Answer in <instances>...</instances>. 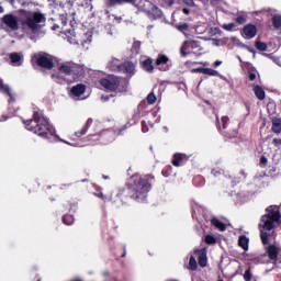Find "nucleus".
Listing matches in <instances>:
<instances>
[{"label": "nucleus", "instance_id": "obj_1", "mask_svg": "<svg viewBox=\"0 0 281 281\" xmlns=\"http://www.w3.org/2000/svg\"><path fill=\"white\" fill-rule=\"evenodd\" d=\"M266 214L261 217V222L259 223L260 227V236L263 245L269 243V235L267 232H271L273 227H278L280 225V206H269L266 210Z\"/></svg>", "mask_w": 281, "mask_h": 281}, {"label": "nucleus", "instance_id": "obj_2", "mask_svg": "<svg viewBox=\"0 0 281 281\" xmlns=\"http://www.w3.org/2000/svg\"><path fill=\"white\" fill-rule=\"evenodd\" d=\"M25 126L27 131H32L40 137H46L47 139H52V137H58L56 136V130L49 126V121L45 119L43 114L35 113L34 120L26 121Z\"/></svg>", "mask_w": 281, "mask_h": 281}, {"label": "nucleus", "instance_id": "obj_3", "mask_svg": "<svg viewBox=\"0 0 281 281\" xmlns=\"http://www.w3.org/2000/svg\"><path fill=\"white\" fill-rule=\"evenodd\" d=\"M134 184L130 188V193L133 199L137 201H144L148 196L150 190V183L147 177L133 176Z\"/></svg>", "mask_w": 281, "mask_h": 281}, {"label": "nucleus", "instance_id": "obj_4", "mask_svg": "<svg viewBox=\"0 0 281 281\" xmlns=\"http://www.w3.org/2000/svg\"><path fill=\"white\" fill-rule=\"evenodd\" d=\"M45 21V14L38 11H24L21 19L22 25L32 30V32L41 30V25H43Z\"/></svg>", "mask_w": 281, "mask_h": 281}, {"label": "nucleus", "instance_id": "obj_5", "mask_svg": "<svg viewBox=\"0 0 281 281\" xmlns=\"http://www.w3.org/2000/svg\"><path fill=\"white\" fill-rule=\"evenodd\" d=\"M200 47L201 45H199L196 41H186L180 47V54L183 58H186V56H190V54L201 56L203 53H201Z\"/></svg>", "mask_w": 281, "mask_h": 281}, {"label": "nucleus", "instance_id": "obj_6", "mask_svg": "<svg viewBox=\"0 0 281 281\" xmlns=\"http://www.w3.org/2000/svg\"><path fill=\"white\" fill-rule=\"evenodd\" d=\"M122 82H124L122 79L113 75H109L100 80L101 87H103V89H106L108 91H115L117 87L122 85Z\"/></svg>", "mask_w": 281, "mask_h": 281}, {"label": "nucleus", "instance_id": "obj_7", "mask_svg": "<svg viewBox=\"0 0 281 281\" xmlns=\"http://www.w3.org/2000/svg\"><path fill=\"white\" fill-rule=\"evenodd\" d=\"M142 10L154 16V19H159V16H161V10H159V8H157L155 4H153V2L148 0L142 1Z\"/></svg>", "mask_w": 281, "mask_h": 281}, {"label": "nucleus", "instance_id": "obj_8", "mask_svg": "<svg viewBox=\"0 0 281 281\" xmlns=\"http://www.w3.org/2000/svg\"><path fill=\"white\" fill-rule=\"evenodd\" d=\"M34 58L40 67H44L45 69H52V67H54L52 56L48 54H37L34 56Z\"/></svg>", "mask_w": 281, "mask_h": 281}, {"label": "nucleus", "instance_id": "obj_9", "mask_svg": "<svg viewBox=\"0 0 281 281\" xmlns=\"http://www.w3.org/2000/svg\"><path fill=\"white\" fill-rule=\"evenodd\" d=\"M87 91V87L82 83H79L71 88L70 95L72 100H83L82 95H85V92Z\"/></svg>", "mask_w": 281, "mask_h": 281}, {"label": "nucleus", "instance_id": "obj_10", "mask_svg": "<svg viewBox=\"0 0 281 281\" xmlns=\"http://www.w3.org/2000/svg\"><path fill=\"white\" fill-rule=\"evenodd\" d=\"M258 34V29L254 24H247L244 26L241 36L246 40H251Z\"/></svg>", "mask_w": 281, "mask_h": 281}, {"label": "nucleus", "instance_id": "obj_11", "mask_svg": "<svg viewBox=\"0 0 281 281\" xmlns=\"http://www.w3.org/2000/svg\"><path fill=\"white\" fill-rule=\"evenodd\" d=\"M3 23L10 30H19V20L12 14H7L3 16Z\"/></svg>", "mask_w": 281, "mask_h": 281}, {"label": "nucleus", "instance_id": "obj_12", "mask_svg": "<svg viewBox=\"0 0 281 281\" xmlns=\"http://www.w3.org/2000/svg\"><path fill=\"white\" fill-rule=\"evenodd\" d=\"M280 247H278V245L276 244H271L268 246L267 248V254L270 260L274 261L278 260V256H280Z\"/></svg>", "mask_w": 281, "mask_h": 281}, {"label": "nucleus", "instance_id": "obj_13", "mask_svg": "<svg viewBox=\"0 0 281 281\" xmlns=\"http://www.w3.org/2000/svg\"><path fill=\"white\" fill-rule=\"evenodd\" d=\"M227 43H228V45H233L235 47H241L244 49H248V52L254 53V49H251L247 45L243 44V42H240V40H238L237 37L225 38L224 40V45L227 44Z\"/></svg>", "mask_w": 281, "mask_h": 281}, {"label": "nucleus", "instance_id": "obj_14", "mask_svg": "<svg viewBox=\"0 0 281 281\" xmlns=\"http://www.w3.org/2000/svg\"><path fill=\"white\" fill-rule=\"evenodd\" d=\"M58 71L59 74H64L65 76H70L71 71H74V63L65 61L59 64Z\"/></svg>", "mask_w": 281, "mask_h": 281}, {"label": "nucleus", "instance_id": "obj_15", "mask_svg": "<svg viewBox=\"0 0 281 281\" xmlns=\"http://www.w3.org/2000/svg\"><path fill=\"white\" fill-rule=\"evenodd\" d=\"M200 267H207V249L195 250Z\"/></svg>", "mask_w": 281, "mask_h": 281}, {"label": "nucleus", "instance_id": "obj_16", "mask_svg": "<svg viewBox=\"0 0 281 281\" xmlns=\"http://www.w3.org/2000/svg\"><path fill=\"white\" fill-rule=\"evenodd\" d=\"M140 65L145 71L150 72L155 69V67L153 66V59L146 56L140 57Z\"/></svg>", "mask_w": 281, "mask_h": 281}, {"label": "nucleus", "instance_id": "obj_17", "mask_svg": "<svg viewBox=\"0 0 281 281\" xmlns=\"http://www.w3.org/2000/svg\"><path fill=\"white\" fill-rule=\"evenodd\" d=\"M10 60L13 67H21L23 65V57L19 53H12L10 55Z\"/></svg>", "mask_w": 281, "mask_h": 281}, {"label": "nucleus", "instance_id": "obj_18", "mask_svg": "<svg viewBox=\"0 0 281 281\" xmlns=\"http://www.w3.org/2000/svg\"><path fill=\"white\" fill-rule=\"evenodd\" d=\"M120 71H125V74H133L135 71V64L126 61L121 65Z\"/></svg>", "mask_w": 281, "mask_h": 281}, {"label": "nucleus", "instance_id": "obj_19", "mask_svg": "<svg viewBox=\"0 0 281 281\" xmlns=\"http://www.w3.org/2000/svg\"><path fill=\"white\" fill-rule=\"evenodd\" d=\"M92 38H93V31L86 32L81 40L82 46L86 47L87 45H89L91 43Z\"/></svg>", "mask_w": 281, "mask_h": 281}, {"label": "nucleus", "instance_id": "obj_20", "mask_svg": "<svg viewBox=\"0 0 281 281\" xmlns=\"http://www.w3.org/2000/svg\"><path fill=\"white\" fill-rule=\"evenodd\" d=\"M0 91H2V93H7L9 98H11V100H14V94L12 93V89H10V87H8L7 85H3L2 79H0Z\"/></svg>", "mask_w": 281, "mask_h": 281}, {"label": "nucleus", "instance_id": "obj_21", "mask_svg": "<svg viewBox=\"0 0 281 281\" xmlns=\"http://www.w3.org/2000/svg\"><path fill=\"white\" fill-rule=\"evenodd\" d=\"M238 245L241 247V249H244V251H247V249H249V238L246 236H240L238 239Z\"/></svg>", "mask_w": 281, "mask_h": 281}, {"label": "nucleus", "instance_id": "obj_22", "mask_svg": "<svg viewBox=\"0 0 281 281\" xmlns=\"http://www.w3.org/2000/svg\"><path fill=\"white\" fill-rule=\"evenodd\" d=\"M67 38H68V42L71 44V45H76V43H78V40H76V32L74 30H69V31H66L65 32Z\"/></svg>", "mask_w": 281, "mask_h": 281}, {"label": "nucleus", "instance_id": "obj_23", "mask_svg": "<svg viewBox=\"0 0 281 281\" xmlns=\"http://www.w3.org/2000/svg\"><path fill=\"white\" fill-rule=\"evenodd\" d=\"M183 159H186V155L176 154V155H173L172 165L176 166V168H179V166H181V161H183Z\"/></svg>", "mask_w": 281, "mask_h": 281}, {"label": "nucleus", "instance_id": "obj_24", "mask_svg": "<svg viewBox=\"0 0 281 281\" xmlns=\"http://www.w3.org/2000/svg\"><path fill=\"white\" fill-rule=\"evenodd\" d=\"M211 223L214 227H216V229H220V232H225L226 229L225 224H223V222H220L218 218L213 217L211 220Z\"/></svg>", "mask_w": 281, "mask_h": 281}, {"label": "nucleus", "instance_id": "obj_25", "mask_svg": "<svg viewBox=\"0 0 281 281\" xmlns=\"http://www.w3.org/2000/svg\"><path fill=\"white\" fill-rule=\"evenodd\" d=\"M255 95L258 98V100H265V90L260 86H256L254 88Z\"/></svg>", "mask_w": 281, "mask_h": 281}, {"label": "nucleus", "instance_id": "obj_26", "mask_svg": "<svg viewBox=\"0 0 281 281\" xmlns=\"http://www.w3.org/2000/svg\"><path fill=\"white\" fill-rule=\"evenodd\" d=\"M110 69H112V71H120V69H122V64H120V59H113L110 64Z\"/></svg>", "mask_w": 281, "mask_h": 281}, {"label": "nucleus", "instance_id": "obj_27", "mask_svg": "<svg viewBox=\"0 0 281 281\" xmlns=\"http://www.w3.org/2000/svg\"><path fill=\"white\" fill-rule=\"evenodd\" d=\"M272 131L273 133H280L281 132V120L274 119L272 121Z\"/></svg>", "mask_w": 281, "mask_h": 281}, {"label": "nucleus", "instance_id": "obj_28", "mask_svg": "<svg viewBox=\"0 0 281 281\" xmlns=\"http://www.w3.org/2000/svg\"><path fill=\"white\" fill-rule=\"evenodd\" d=\"M272 23H273V27H276V30H280L281 29V15L280 14L273 15Z\"/></svg>", "mask_w": 281, "mask_h": 281}, {"label": "nucleus", "instance_id": "obj_29", "mask_svg": "<svg viewBox=\"0 0 281 281\" xmlns=\"http://www.w3.org/2000/svg\"><path fill=\"white\" fill-rule=\"evenodd\" d=\"M168 57L166 55H159V57L156 59V65H166L168 63Z\"/></svg>", "mask_w": 281, "mask_h": 281}, {"label": "nucleus", "instance_id": "obj_30", "mask_svg": "<svg viewBox=\"0 0 281 281\" xmlns=\"http://www.w3.org/2000/svg\"><path fill=\"white\" fill-rule=\"evenodd\" d=\"M202 74H204V76H218V71L211 68H204Z\"/></svg>", "mask_w": 281, "mask_h": 281}, {"label": "nucleus", "instance_id": "obj_31", "mask_svg": "<svg viewBox=\"0 0 281 281\" xmlns=\"http://www.w3.org/2000/svg\"><path fill=\"white\" fill-rule=\"evenodd\" d=\"M189 267L191 271H196V259L192 256L190 257V260H189Z\"/></svg>", "mask_w": 281, "mask_h": 281}, {"label": "nucleus", "instance_id": "obj_32", "mask_svg": "<svg viewBox=\"0 0 281 281\" xmlns=\"http://www.w3.org/2000/svg\"><path fill=\"white\" fill-rule=\"evenodd\" d=\"M63 221H64L65 225H72L74 224V216L65 215L63 217Z\"/></svg>", "mask_w": 281, "mask_h": 281}, {"label": "nucleus", "instance_id": "obj_33", "mask_svg": "<svg viewBox=\"0 0 281 281\" xmlns=\"http://www.w3.org/2000/svg\"><path fill=\"white\" fill-rule=\"evenodd\" d=\"M256 47L259 52H267V44L262 42H256Z\"/></svg>", "mask_w": 281, "mask_h": 281}, {"label": "nucleus", "instance_id": "obj_34", "mask_svg": "<svg viewBox=\"0 0 281 281\" xmlns=\"http://www.w3.org/2000/svg\"><path fill=\"white\" fill-rule=\"evenodd\" d=\"M147 102L148 104H155V102H157V97L155 95V93H149L147 97Z\"/></svg>", "mask_w": 281, "mask_h": 281}, {"label": "nucleus", "instance_id": "obj_35", "mask_svg": "<svg viewBox=\"0 0 281 281\" xmlns=\"http://www.w3.org/2000/svg\"><path fill=\"white\" fill-rule=\"evenodd\" d=\"M204 240L207 245H214L216 243V238L212 235H206Z\"/></svg>", "mask_w": 281, "mask_h": 281}, {"label": "nucleus", "instance_id": "obj_36", "mask_svg": "<svg viewBox=\"0 0 281 281\" xmlns=\"http://www.w3.org/2000/svg\"><path fill=\"white\" fill-rule=\"evenodd\" d=\"M133 0H110V5H117V3H131Z\"/></svg>", "mask_w": 281, "mask_h": 281}, {"label": "nucleus", "instance_id": "obj_37", "mask_svg": "<svg viewBox=\"0 0 281 281\" xmlns=\"http://www.w3.org/2000/svg\"><path fill=\"white\" fill-rule=\"evenodd\" d=\"M139 47H142V43L134 42V44L132 46V50L134 52V54H139Z\"/></svg>", "mask_w": 281, "mask_h": 281}, {"label": "nucleus", "instance_id": "obj_38", "mask_svg": "<svg viewBox=\"0 0 281 281\" xmlns=\"http://www.w3.org/2000/svg\"><path fill=\"white\" fill-rule=\"evenodd\" d=\"M224 30H227V32H232L234 27H236V24L234 23H228V24H223Z\"/></svg>", "mask_w": 281, "mask_h": 281}, {"label": "nucleus", "instance_id": "obj_39", "mask_svg": "<svg viewBox=\"0 0 281 281\" xmlns=\"http://www.w3.org/2000/svg\"><path fill=\"white\" fill-rule=\"evenodd\" d=\"M236 22H237L239 25H243V24L247 23V18H245V16H243V15L237 16Z\"/></svg>", "mask_w": 281, "mask_h": 281}, {"label": "nucleus", "instance_id": "obj_40", "mask_svg": "<svg viewBox=\"0 0 281 281\" xmlns=\"http://www.w3.org/2000/svg\"><path fill=\"white\" fill-rule=\"evenodd\" d=\"M244 279H245L246 281L251 280V272H250L249 270H247V271L244 273Z\"/></svg>", "mask_w": 281, "mask_h": 281}, {"label": "nucleus", "instance_id": "obj_41", "mask_svg": "<svg viewBox=\"0 0 281 281\" xmlns=\"http://www.w3.org/2000/svg\"><path fill=\"white\" fill-rule=\"evenodd\" d=\"M183 3H186V5H189L190 8L194 7V0H183Z\"/></svg>", "mask_w": 281, "mask_h": 281}, {"label": "nucleus", "instance_id": "obj_42", "mask_svg": "<svg viewBox=\"0 0 281 281\" xmlns=\"http://www.w3.org/2000/svg\"><path fill=\"white\" fill-rule=\"evenodd\" d=\"M82 5H83V8H89L91 10V8H92L91 0H85V3Z\"/></svg>", "mask_w": 281, "mask_h": 281}, {"label": "nucleus", "instance_id": "obj_43", "mask_svg": "<svg viewBox=\"0 0 281 281\" xmlns=\"http://www.w3.org/2000/svg\"><path fill=\"white\" fill-rule=\"evenodd\" d=\"M203 71H204V68H195L191 70L192 74H203Z\"/></svg>", "mask_w": 281, "mask_h": 281}, {"label": "nucleus", "instance_id": "obj_44", "mask_svg": "<svg viewBox=\"0 0 281 281\" xmlns=\"http://www.w3.org/2000/svg\"><path fill=\"white\" fill-rule=\"evenodd\" d=\"M180 32H183L184 30H188V24H181L177 26Z\"/></svg>", "mask_w": 281, "mask_h": 281}, {"label": "nucleus", "instance_id": "obj_45", "mask_svg": "<svg viewBox=\"0 0 281 281\" xmlns=\"http://www.w3.org/2000/svg\"><path fill=\"white\" fill-rule=\"evenodd\" d=\"M212 45H214L215 47L221 46V41L220 40H212Z\"/></svg>", "mask_w": 281, "mask_h": 281}, {"label": "nucleus", "instance_id": "obj_46", "mask_svg": "<svg viewBox=\"0 0 281 281\" xmlns=\"http://www.w3.org/2000/svg\"><path fill=\"white\" fill-rule=\"evenodd\" d=\"M228 121H229V117H227V116H223L222 117V122L224 124V128H225V124H227Z\"/></svg>", "mask_w": 281, "mask_h": 281}, {"label": "nucleus", "instance_id": "obj_47", "mask_svg": "<svg viewBox=\"0 0 281 281\" xmlns=\"http://www.w3.org/2000/svg\"><path fill=\"white\" fill-rule=\"evenodd\" d=\"M221 65H223V61H221V60H217V61H215V64H214L215 67H221Z\"/></svg>", "mask_w": 281, "mask_h": 281}, {"label": "nucleus", "instance_id": "obj_48", "mask_svg": "<svg viewBox=\"0 0 281 281\" xmlns=\"http://www.w3.org/2000/svg\"><path fill=\"white\" fill-rule=\"evenodd\" d=\"M97 196H99V199H102L103 201L106 199V198L104 196V193H99V194H97Z\"/></svg>", "mask_w": 281, "mask_h": 281}, {"label": "nucleus", "instance_id": "obj_49", "mask_svg": "<svg viewBox=\"0 0 281 281\" xmlns=\"http://www.w3.org/2000/svg\"><path fill=\"white\" fill-rule=\"evenodd\" d=\"M87 133V131H82L81 133H76L77 137H82V135H85Z\"/></svg>", "mask_w": 281, "mask_h": 281}, {"label": "nucleus", "instance_id": "obj_50", "mask_svg": "<svg viewBox=\"0 0 281 281\" xmlns=\"http://www.w3.org/2000/svg\"><path fill=\"white\" fill-rule=\"evenodd\" d=\"M249 78H250V80H256V74H250Z\"/></svg>", "mask_w": 281, "mask_h": 281}, {"label": "nucleus", "instance_id": "obj_51", "mask_svg": "<svg viewBox=\"0 0 281 281\" xmlns=\"http://www.w3.org/2000/svg\"><path fill=\"white\" fill-rule=\"evenodd\" d=\"M260 162L261 164H267V157H261Z\"/></svg>", "mask_w": 281, "mask_h": 281}, {"label": "nucleus", "instance_id": "obj_52", "mask_svg": "<svg viewBox=\"0 0 281 281\" xmlns=\"http://www.w3.org/2000/svg\"><path fill=\"white\" fill-rule=\"evenodd\" d=\"M218 1H221V0H211V3H212L213 5H217Z\"/></svg>", "mask_w": 281, "mask_h": 281}, {"label": "nucleus", "instance_id": "obj_53", "mask_svg": "<svg viewBox=\"0 0 281 281\" xmlns=\"http://www.w3.org/2000/svg\"><path fill=\"white\" fill-rule=\"evenodd\" d=\"M273 142H274V144H277V145H278V144H281V140L278 139V138H274Z\"/></svg>", "mask_w": 281, "mask_h": 281}, {"label": "nucleus", "instance_id": "obj_54", "mask_svg": "<svg viewBox=\"0 0 281 281\" xmlns=\"http://www.w3.org/2000/svg\"><path fill=\"white\" fill-rule=\"evenodd\" d=\"M183 13H184V14H190V10L183 9Z\"/></svg>", "mask_w": 281, "mask_h": 281}, {"label": "nucleus", "instance_id": "obj_55", "mask_svg": "<svg viewBox=\"0 0 281 281\" xmlns=\"http://www.w3.org/2000/svg\"><path fill=\"white\" fill-rule=\"evenodd\" d=\"M8 119L7 117H2L0 119V122H5Z\"/></svg>", "mask_w": 281, "mask_h": 281}, {"label": "nucleus", "instance_id": "obj_56", "mask_svg": "<svg viewBox=\"0 0 281 281\" xmlns=\"http://www.w3.org/2000/svg\"><path fill=\"white\" fill-rule=\"evenodd\" d=\"M0 14H3V7H0Z\"/></svg>", "mask_w": 281, "mask_h": 281}, {"label": "nucleus", "instance_id": "obj_57", "mask_svg": "<svg viewBox=\"0 0 281 281\" xmlns=\"http://www.w3.org/2000/svg\"><path fill=\"white\" fill-rule=\"evenodd\" d=\"M199 65H206V64H203V63H199Z\"/></svg>", "mask_w": 281, "mask_h": 281}, {"label": "nucleus", "instance_id": "obj_58", "mask_svg": "<svg viewBox=\"0 0 281 281\" xmlns=\"http://www.w3.org/2000/svg\"><path fill=\"white\" fill-rule=\"evenodd\" d=\"M143 131H144V133H146V130H145V128H143Z\"/></svg>", "mask_w": 281, "mask_h": 281}, {"label": "nucleus", "instance_id": "obj_59", "mask_svg": "<svg viewBox=\"0 0 281 281\" xmlns=\"http://www.w3.org/2000/svg\"><path fill=\"white\" fill-rule=\"evenodd\" d=\"M278 65H281L280 61H278Z\"/></svg>", "mask_w": 281, "mask_h": 281}, {"label": "nucleus", "instance_id": "obj_60", "mask_svg": "<svg viewBox=\"0 0 281 281\" xmlns=\"http://www.w3.org/2000/svg\"><path fill=\"white\" fill-rule=\"evenodd\" d=\"M238 60H240V57H238Z\"/></svg>", "mask_w": 281, "mask_h": 281}, {"label": "nucleus", "instance_id": "obj_61", "mask_svg": "<svg viewBox=\"0 0 281 281\" xmlns=\"http://www.w3.org/2000/svg\"><path fill=\"white\" fill-rule=\"evenodd\" d=\"M213 175H215V176H216V173H214V171H213Z\"/></svg>", "mask_w": 281, "mask_h": 281}, {"label": "nucleus", "instance_id": "obj_62", "mask_svg": "<svg viewBox=\"0 0 281 281\" xmlns=\"http://www.w3.org/2000/svg\"><path fill=\"white\" fill-rule=\"evenodd\" d=\"M15 1H21V0H15Z\"/></svg>", "mask_w": 281, "mask_h": 281}, {"label": "nucleus", "instance_id": "obj_63", "mask_svg": "<svg viewBox=\"0 0 281 281\" xmlns=\"http://www.w3.org/2000/svg\"><path fill=\"white\" fill-rule=\"evenodd\" d=\"M218 281H223V280L221 279V280H218Z\"/></svg>", "mask_w": 281, "mask_h": 281}]
</instances>
